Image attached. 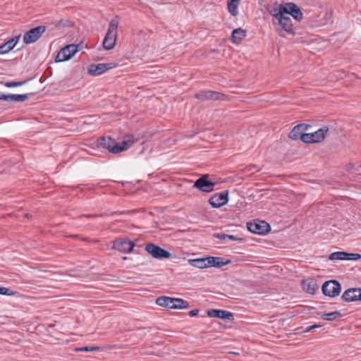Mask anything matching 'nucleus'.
Wrapping results in <instances>:
<instances>
[{"mask_svg":"<svg viewBox=\"0 0 361 361\" xmlns=\"http://www.w3.org/2000/svg\"><path fill=\"white\" fill-rule=\"evenodd\" d=\"M214 237L216 238L221 239V240L229 239V240H237V241H240V242L243 241V239L242 238H238L233 235H228V234H225V233H214Z\"/></svg>","mask_w":361,"mask_h":361,"instance_id":"29","label":"nucleus"},{"mask_svg":"<svg viewBox=\"0 0 361 361\" xmlns=\"http://www.w3.org/2000/svg\"><path fill=\"white\" fill-rule=\"evenodd\" d=\"M118 25V17L111 20L106 36L103 40V47L106 50L112 49L116 44L117 39V29Z\"/></svg>","mask_w":361,"mask_h":361,"instance_id":"2","label":"nucleus"},{"mask_svg":"<svg viewBox=\"0 0 361 361\" xmlns=\"http://www.w3.org/2000/svg\"><path fill=\"white\" fill-rule=\"evenodd\" d=\"M231 262V259H226L220 257L207 256L208 267L220 268L224 265L229 264Z\"/></svg>","mask_w":361,"mask_h":361,"instance_id":"19","label":"nucleus"},{"mask_svg":"<svg viewBox=\"0 0 361 361\" xmlns=\"http://www.w3.org/2000/svg\"><path fill=\"white\" fill-rule=\"evenodd\" d=\"M46 28L44 25H39L27 31L23 35L24 43L29 44L35 42L46 31Z\"/></svg>","mask_w":361,"mask_h":361,"instance_id":"8","label":"nucleus"},{"mask_svg":"<svg viewBox=\"0 0 361 361\" xmlns=\"http://www.w3.org/2000/svg\"><path fill=\"white\" fill-rule=\"evenodd\" d=\"M279 25L281 27V30L278 32L281 37H284L283 31H285L289 34L295 35V28L292 23V20L290 16L286 15L282 16L279 14V20H278Z\"/></svg>","mask_w":361,"mask_h":361,"instance_id":"11","label":"nucleus"},{"mask_svg":"<svg viewBox=\"0 0 361 361\" xmlns=\"http://www.w3.org/2000/svg\"><path fill=\"white\" fill-rule=\"evenodd\" d=\"M287 16H291L296 21L302 18V13L300 8L294 3H288L285 5Z\"/></svg>","mask_w":361,"mask_h":361,"instance_id":"18","label":"nucleus"},{"mask_svg":"<svg viewBox=\"0 0 361 361\" xmlns=\"http://www.w3.org/2000/svg\"><path fill=\"white\" fill-rule=\"evenodd\" d=\"M322 290L324 295L334 298L340 294L341 286L338 281L330 280L323 283Z\"/></svg>","mask_w":361,"mask_h":361,"instance_id":"6","label":"nucleus"},{"mask_svg":"<svg viewBox=\"0 0 361 361\" xmlns=\"http://www.w3.org/2000/svg\"><path fill=\"white\" fill-rule=\"evenodd\" d=\"M269 13L277 20H279L280 13H281L282 16L286 15V13H287L286 8L283 5H279V7L274 8L273 9L269 11Z\"/></svg>","mask_w":361,"mask_h":361,"instance_id":"25","label":"nucleus"},{"mask_svg":"<svg viewBox=\"0 0 361 361\" xmlns=\"http://www.w3.org/2000/svg\"><path fill=\"white\" fill-rule=\"evenodd\" d=\"M54 25L58 27H71L73 26V22L66 19H61L60 20H56L54 23Z\"/></svg>","mask_w":361,"mask_h":361,"instance_id":"32","label":"nucleus"},{"mask_svg":"<svg viewBox=\"0 0 361 361\" xmlns=\"http://www.w3.org/2000/svg\"><path fill=\"white\" fill-rule=\"evenodd\" d=\"M247 228L249 231L258 235H266L271 231V226L267 222L259 219L247 222Z\"/></svg>","mask_w":361,"mask_h":361,"instance_id":"3","label":"nucleus"},{"mask_svg":"<svg viewBox=\"0 0 361 361\" xmlns=\"http://www.w3.org/2000/svg\"><path fill=\"white\" fill-rule=\"evenodd\" d=\"M207 314L209 317L220 318L230 321L234 319L233 314L224 310L211 309L207 310Z\"/></svg>","mask_w":361,"mask_h":361,"instance_id":"17","label":"nucleus"},{"mask_svg":"<svg viewBox=\"0 0 361 361\" xmlns=\"http://www.w3.org/2000/svg\"><path fill=\"white\" fill-rule=\"evenodd\" d=\"M224 94L212 90L202 91L195 94V97L202 101L206 100H221Z\"/></svg>","mask_w":361,"mask_h":361,"instance_id":"14","label":"nucleus"},{"mask_svg":"<svg viewBox=\"0 0 361 361\" xmlns=\"http://www.w3.org/2000/svg\"><path fill=\"white\" fill-rule=\"evenodd\" d=\"M198 313H199V310L194 309L188 312V315L190 317H195L198 314Z\"/></svg>","mask_w":361,"mask_h":361,"instance_id":"38","label":"nucleus"},{"mask_svg":"<svg viewBox=\"0 0 361 361\" xmlns=\"http://www.w3.org/2000/svg\"><path fill=\"white\" fill-rule=\"evenodd\" d=\"M95 216V215H87L86 216H87V217H93V216Z\"/></svg>","mask_w":361,"mask_h":361,"instance_id":"43","label":"nucleus"},{"mask_svg":"<svg viewBox=\"0 0 361 361\" xmlns=\"http://www.w3.org/2000/svg\"><path fill=\"white\" fill-rule=\"evenodd\" d=\"M228 353L229 354H233V355H240V353H238V352H232V351H231V352H228Z\"/></svg>","mask_w":361,"mask_h":361,"instance_id":"40","label":"nucleus"},{"mask_svg":"<svg viewBox=\"0 0 361 361\" xmlns=\"http://www.w3.org/2000/svg\"><path fill=\"white\" fill-rule=\"evenodd\" d=\"M209 174L202 175L195 181L193 188H195L204 192H210L214 190L215 183L209 180Z\"/></svg>","mask_w":361,"mask_h":361,"instance_id":"9","label":"nucleus"},{"mask_svg":"<svg viewBox=\"0 0 361 361\" xmlns=\"http://www.w3.org/2000/svg\"><path fill=\"white\" fill-rule=\"evenodd\" d=\"M156 303L161 307L174 309L173 298L161 296L157 299Z\"/></svg>","mask_w":361,"mask_h":361,"instance_id":"22","label":"nucleus"},{"mask_svg":"<svg viewBox=\"0 0 361 361\" xmlns=\"http://www.w3.org/2000/svg\"><path fill=\"white\" fill-rule=\"evenodd\" d=\"M29 216H30V214H25V217L28 218Z\"/></svg>","mask_w":361,"mask_h":361,"instance_id":"42","label":"nucleus"},{"mask_svg":"<svg viewBox=\"0 0 361 361\" xmlns=\"http://www.w3.org/2000/svg\"><path fill=\"white\" fill-rule=\"evenodd\" d=\"M118 66L116 63H92L88 66L87 73L94 76H97L103 74L106 71L112 69Z\"/></svg>","mask_w":361,"mask_h":361,"instance_id":"10","label":"nucleus"},{"mask_svg":"<svg viewBox=\"0 0 361 361\" xmlns=\"http://www.w3.org/2000/svg\"><path fill=\"white\" fill-rule=\"evenodd\" d=\"M0 295H15V292L8 288L0 286Z\"/></svg>","mask_w":361,"mask_h":361,"instance_id":"35","label":"nucleus"},{"mask_svg":"<svg viewBox=\"0 0 361 361\" xmlns=\"http://www.w3.org/2000/svg\"><path fill=\"white\" fill-rule=\"evenodd\" d=\"M341 298L346 302L361 301V288H349L343 293Z\"/></svg>","mask_w":361,"mask_h":361,"instance_id":"16","label":"nucleus"},{"mask_svg":"<svg viewBox=\"0 0 361 361\" xmlns=\"http://www.w3.org/2000/svg\"><path fill=\"white\" fill-rule=\"evenodd\" d=\"M20 37V35L12 37L1 44L0 46V54H5L11 51L18 42Z\"/></svg>","mask_w":361,"mask_h":361,"instance_id":"20","label":"nucleus"},{"mask_svg":"<svg viewBox=\"0 0 361 361\" xmlns=\"http://www.w3.org/2000/svg\"><path fill=\"white\" fill-rule=\"evenodd\" d=\"M360 167H361V164H360Z\"/></svg>","mask_w":361,"mask_h":361,"instance_id":"45","label":"nucleus"},{"mask_svg":"<svg viewBox=\"0 0 361 361\" xmlns=\"http://www.w3.org/2000/svg\"><path fill=\"white\" fill-rule=\"evenodd\" d=\"M80 44H67L63 47L56 56V62H62L71 59L79 50Z\"/></svg>","mask_w":361,"mask_h":361,"instance_id":"5","label":"nucleus"},{"mask_svg":"<svg viewBox=\"0 0 361 361\" xmlns=\"http://www.w3.org/2000/svg\"><path fill=\"white\" fill-rule=\"evenodd\" d=\"M135 247V243L130 240L123 238L116 239L114 242L113 247L123 253H129L132 252Z\"/></svg>","mask_w":361,"mask_h":361,"instance_id":"13","label":"nucleus"},{"mask_svg":"<svg viewBox=\"0 0 361 361\" xmlns=\"http://www.w3.org/2000/svg\"><path fill=\"white\" fill-rule=\"evenodd\" d=\"M246 37V30L242 28L234 29L232 32L231 40L234 44H239Z\"/></svg>","mask_w":361,"mask_h":361,"instance_id":"23","label":"nucleus"},{"mask_svg":"<svg viewBox=\"0 0 361 361\" xmlns=\"http://www.w3.org/2000/svg\"><path fill=\"white\" fill-rule=\"evenodd\" d=\"M174 309H188L190 307L189 302L182 298H173Z\"/></svg>","mask_w":361,"mask_h":361,"instance_id":"27","label":"nucleus"},{"mask_svg":"<svg viewBox=\"0 0 361 361\" xmlns=\"http://www.w3.org/2000/svg\"><path fill=\"white\" fill-rule=\"evenodd\" d=\"M145 250L154 258L158 259H169L171 257L170 252L154 243L147 244Z\"/></svg>","mask_w":361,"mask_h":361,"instance_id":"7","label":"nucleus"},{"mask_svg":"<svg viewBox=\"0 0 361 361\" xmlns=\"http://www.w3.org/2000/svg\"><path fill=\"white\" fill-rule=\"evenodd\" d=\"M135 142V138L131 135L124 137L121 142H117L111 137H101L98 140V145L106 149L112 154H118L127 150Z\"/></svg>","mask_w":361,"mask_h":361,"instance_id":"1","label":"nucleus"},{"mask_svg":"<svg viewBox=\"0 0 361 361\" xmlns=\"http://www.w3.org/2000/svg\"><path fill=\"white\" fill-rule=\"evenodd\" d=\"M228 202V190L215 193L209 200V203L213 208H219Z\"/></svg>","mask_w":361,"mask_h":361,"instance_id":"12","label":"nucleus"},{"mask_svg":"<svg viewBox=\"0 0 361 361\" xmlns=\"http://www.w3.org/2000/svg\"><path fill=\"white\" fill-rule=\"evenodd\" d=\"M341 316L339 311H334L329 313H324L321 315V317L326 321H334Z\"/></svg>","mask_w":361,"mask_h":361,"instance_id":"31","label":"nucleus"},{"mask_svg":"<svg viewBox=\"0 0 361 361\" xmlns=\"http://www.w3.org/2000/svg\"><path fill=\"white\" fill-rule=\"evenodd\" d=\"M302 286L303 290L310 294H314L318 289L317 281L311 278L303 280L302 281Z\"/></svg>","mask_w":361,"mask_h":361,"instance_id":"21","label":"nucleus"},{"mask_svg":"<svg viewBox=\"0 0 361 361\" xmlns=\"http://www.w3.org/2000/svg\"><path fill=\"white\" fill-rule=\"evenodd\" d=\"M188 262L191 266L194 267L199 269L208 268L207 257L197 259H190Z\"/></svg>","mask_w":361,"mask_h":361,"instance_id":"24","label":"nucleus"},{"mask_svg":"<svg viewBox=\"0 0 361 361\" xmlns=\"http://www.w3.org/2000/svg\"><path fill=\"white\" fill-rule=\"evenodd\" d=\"M8 97L9 94H4V93L0 92V100L8 102Z\"/></svg>","mask_w":361,"mask_h":361,"instance_id":"39","label":"nucleus"},{"mask_svg":"<svg viewBox=\"0 0 361 361\" xmlns=\"http://www.w3.org/2000/svg\"><path fill=\"white\" fill-rule=\"evenodd\" d=\"M28 80L19 82H6L4 85L7 87H16L25 85Z\"/></svg>","mask_w":361,"mask_h":361,"instance_id":"34","label":"nucleus"},{"mask_svg":"<svg viewBox=\"0 0 361 361\" xmlns=\"http://www.w3.org/2000/svg\"><path fill=\"white\" fill-rule=\"evenodd\" d=\"M329 128L328 126H324L313 133L303 135L302 142L305 143H318L322 142L326 137Z\"/></svg>","mask_w":361,"mask_h":361,"instance_id":"4","label":"nucleus"},{"mask_svg":"<svg viewBox=\"0 0 361 361\" xmlns=\"http://www.w3.org/2000/svg\"><path fill=\"white\" fill-rule=\"evenodd\" d=\"M361 259V255L359 253H349L348 252V256L346 260H353L357 261Z\"/></svg>","mask_w":361,"mask_h":361,"instance_id":"36","label":"nucleus"},{"mask_svg":"<svg viewBox=\"0 0 361 361\" xmlns=\"http://www.w3.org/2000/svg\"><path fill=\"white\" fill-rule=\"evenodd\" d=\"M71 237L74 238H79V236L78 235H71Z\"/></svg>","mask_w":361,"mask_h":361,"instance_id":"41","label":"nucleus"},{"mask_svg":"<svg viewBox=\"0 0 361 361\" xmlns=\"http://www.w3.org/2000/svg\"><path fill=\"white\" fill-rule=\"evenodd\" d=\"M102 348L100 346H85L81 348H76L75 351L76 352H90L99 350Z\"/></svg>","mask_w":361,"mask_h":361,"instance_id":"33","label":"nucleus"},{"mask_svg":"<svg viewBox=\"0 0 361 361\" xmlns=\"http://www.w3.org/2000/svg\"><path fill=\"white\" fill-rule=\"evenodd\" d=\"M348 252L343 251H338L331 253L329 259L330 260H346Z\"/></svg>","mask_w":361,"mask_h":361,"instance_id":"28","label":"nucleus"},{"mask_svg":"<svg viewBox=\"0 0 361 361\" xmlns=\"http://www.w3.org/2000/svg\"><path fill=\"white\" fill-rule=\"evenodd\" d=\"M32 93H30L32 95ZM30 94H9L8 101L20 102L27 100L29 98Z\"/></svg>","mask_w":361,"mask_h":361,"instance_id":"30","label":"nucleus"},{"mask_svg":"<svg viewBox=\"0 0 361 361\" xmlns=\"http://www.w3.org/2000/svg\"><path fill=\"white\" fill-rule=\"evenodd\" d=\"M310 127V125L305 123H300L295 126L288 135L289 138L293 140H300L302 141V135L306 134L305 133Z\"/></svg>","mask_w":361,"mask_h":361,"instance_id":"15","label":"nucleus"},{"mask_svg":"<svg viewBox=\"0 0 361 361\" xmlns=\"http://www.w3.org/2000/svg\"><path fill=\"white\" fill-rule=\"evenodd\" d=\"M239 2L240 0H231L228 2V10L231 16H237Z\"/></svg>","mask_w":361,"mask_h":361,"instance_id":"26","label":"nucleus"},{"mask_svg":"<svg viewBox=\"0 0 361 361\" xmlns=\"http://www.w3.org/2000/svg\"><path fill=\"white\" fill-rule=\"evenodd\" d=\"M322 324H313V325H311V326H309L307 327H306L302 331V333H307L313 329H317V328H319V327H322Z\"/></svg>","mask_w":361,"mask_h":361,"instance_id":"37","label":"nucleus"},{"mask_svg":"<svg viewBox=\"0 0 361 361\" xmlns=\"http://www.w3.org/2000/svg\"><path fill=\"white\" fill-rule=\"evenodd\" d=\"M126 259H127V257H123V260H126Z\"/></svg>","mask_w":361,"mask_h":361,"instance_id":"44","label":"nucleus"}]
</instances>
